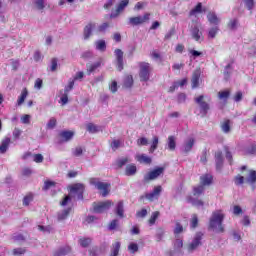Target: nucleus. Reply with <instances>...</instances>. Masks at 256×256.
<instances>
[{
	"mask_svg": "<svg viewBox=\"0 0 256 256\" xmlns=\"http://www.w3.org/2000/svg\"><path fill=\"white\" fill-rule=\"evenodd\" d=\"M210 185H213V175L204 174L200 177V185L194 187L193 205L197 209H203L204 202L200 197L205 193V187H209Z\"/></svg>",
	"mask_w": 256,
	"mask_h": 256,
	"instance_id": "1",
	"label": "nucleus"
},
{
	"mask_svg": "<svg viewBox=\"0 0 256 256\" xmlns=\"http://www.w3.org/2000/svg\"><path fill=\"white\" fill-rule=\"evenodd\" d=\"M223 219H225V213L222 210H216L210 217L209 227L215 233H223L225 228L223 227Z\"/></svg>",
	"mask_w": 256,
	"mask_h": 256,
	"instance_id": "2",
	"label": "nucleus"
},
{
	"mask_svg": "<svg viewBox=\"0 0 256 256\" xmlns=\"http://www.w3.org/2000/svg\"><path fill=\"white\" fill-rule=\"evenodd\" d=\"M139 77L140 81L147 82L151 77V73L153 72V67L148 62H139Z\"/></svg>",
	"mask_w": 256,
	"mask_h": 256,
	"instance_id": "3",
	"label": "nucleus"
},
{
	"mask_svg": "<svg viewBox=\"0 0 256 256\" xmlns=\"http://www.w3.org/2000/svg\"><path fill=\"white\" fill-rule=\"evenodd\" d=\"M89 183L90 185H94L98 191H102V197H107V195H109V187H111V184L101 182L98 178H90Z\"/></svg>",
	"mask_w": 256,
	"mask_h": 256,
	"instance_id": "4",
	"label": "nucleus"
},
{
	"mask_svg": "<svg viewBox=\"0 0 256 256\" xmlns=\"http://www.w3.org/2000/svg\"><path fill=\"white\" fill-rule=\"evenodd\" d=\"M150 19L151 13L147 12L143 16L130 17L128 20V25H132V27L143 25L144 23H149Z\"/></svg>",
	"mask_w": 256,
	"mask_h": 256,
	"instance_id": "5",
	"label": "nucleus"
},
{
	"mask_svg": "<svg viewBox=\"0 0 256 256\" xmlns=\"http://www.w3.org/2000/svg\"><path fill=\"white\" fill-rule=\"evenodd\" d=\"M113 205V201L107 200L104 202H94L93 203V209L94 213H105V211H109L111 209V206Z\"/></svg>",
	"mask_w": 256,
	"mask_h": 256,
	"instance_id": "6",
	"label": "nucleus"
},
{
	"mask_svg": "<svg viewBox=\"0 0 256 256\" xmlns=\"http://www.w3.org/2000/svg\"><path fill=\"white\" fill-rule=\"evenodd\" d=\"M85 191V185L81 184V183H77V184H74L70 187V194L72 197H75L76 195V198L78 200H81L83 199V193Z\"/></svg>",
	"mask_w": 256,
	"mask_h": 256,
	"instance_id": "7",
	"label": "nucleus"
},
{
	"mask_svg": "<svg viewBox=\"0 0 256 256\" xmlns=\"http://www.w3.org/2000/svg\"><path fill=\"white\" fill-rule=\"evenodd\" d=\"M163 173H165V168L164 167H158V168L152 170L151 172H149L148 174H146L144 176V181L146 183H149V181H154V179H157L158 177H161V175H163Z\"/></svg>",
	"mask_w": 256,
	"mask_h": 256,
	"instance_id": "8",
	"label": "nucleus"
},
{
	"mask_svg": "<svg viewBox=\"0 0 256 256\" xmlns=\"http://www.w3.org/2000/svg\"><path fill=\"white\" fill-rule=\"evenodd\" d=\"M127 5H129V0H122L115 11H112V13L110 14V18L111 19H116V17L118 15H120L122 13V11L125 10V7H127Z\"/></svg>",
	"mask_w": 256,
	"mask_h": 256,
	"instance_id": "9",
	"label": "nucleus"
},
{
	"mask_svg": "<svg viewBox=\"0 0 256 256\" xmlns=\"http://www.w3.org/2000/svg\"><path fill=\"white\" fill-rule=\"evenodd\" d=\"M196 103H198L200 107V113L202 114V117H205V115H207V112L209 111V104L203 101V95L196 98Z\"/></svg>",
	"mask_w": 256,
	"mask_h": 256,
	"instance_id": "10",
	"label": "nucleus"
},
{
	"mask_svg": "<svg viewBox=\"0 0 256 256\" xmlns=\"http://www.w3.org/2000/svg\"><path fill=\"white\" fill-rule=\"evenodd\" d=\"M161 191H163L161 186L154 187L153 192L146 194V199H148V201H155V199H159Z\"/></svg>",
	"mask_w": 256,
	"mask_h": 256,
	"instance_id": "11",
	"label": "nucleus"
},
{
	"mask_svg": "<svg viewBox=\"0 0 256 256\" xmlns=\"http://www.w3.org/2000/svg\"><path fill=\"white\" fill-rule=\"evenodd\" d=\"M116 61H117V69L118 71H123V50L116 49L114 51Z\"/></svg>",
	"mask_w": 256,
	"mask_h": 256,
	"instance_id": "12",
	"label": "nucleus"
},
{
	"mask_svg": "<svg viewBox=\"0 0 256 256\" xmlns=\"http://www.w3.org/2000/svg\"><path fill=\"white\" fill-rule=\"evenodd\" d=\"M193 39H195V41H203V32L201 31V24H196L194 26Z\"/></svg>",
	"mask_w": 256,
	"mask_h": 256,
	"instance_id": "13",
	"label": "nucleus"
},
{
	"mask_svg": "<svg viewBox=\"0 0 256 256\" xmlns=\"http://www.w3.org/2000/svg\"><path fill=\"white\" fill-rule=\"evenodd\" d=\"M115 213L118 215V217H120V219L125 217V206L122 200L117 203Z\"/></svg>",
	"mask_w": 256,
	"mask_h": 256,
	"instance_id": "14",
	"label": "nucleus"
},
{
	"mask_svg": "<svg viewBox=\"0 0 256 256\" xmlns=\"http://www.w3.org/2000/svg\"><path fill=\"white\" fill-rule=\"evenodd\" d=\"M69 253H71V247L62 246L54 252V256H65V255H69Z\"/></svg>",
	"mask_w": 256,
	"mask_h": 256,
	"instance_id": "15",
	"label": "nucleus"
},
{
	"mask_svg": "<svg viewBox=\"0 0 256 256\" xmlns=\"http://www.w3.org/2000/svg\"><path fill=\"white\" fill-rule=\"evenodd\" d=\"M94 27H95L94 23H89L88 25H86L84 27L83 35H84L85 40H87V39H89V37H91Z\"/></svg>",
	"mask_w": 256,
	"mask_h": 256,
	"instance_id": "16",
	"label": "nucleus"
},
{
	"mask_svg": "<svg viewBox=\"0 0 256 256\" xmlns=\"http://www.w3.org/2000/svg\"><path fill=\"white\" fill-rule=\"evenodd\" d=\"M59 135L62 139H64V141L67 142V141H71L73 139L75 132L69 131V130H64V131L60 132Z\"/></svg>",
	"mask_w": 256,
	"mask_h": 256,
	"instance_id": "17",
	"label": "nucleus"
},
{
	"mask_svg": "<svg viewBox=\"0 0 256 256\" xmlns=\"http://www.w3.org/2000/svg\"><path fill=\"white\" fill-rule=\"evenodd\" d=\"M11 144V138L6 137L2 140V144L0 146V153H7V150L9 149V145Z\"/></svg>",
	"mask_w": 256,
	"mask_h": 256,
	"instance_id": "18",
	"label": "nucleus"
},
{
	"mask_svg": "<svg viewBox=\"0 0 256 256\" xmlns=\"http://www.w3.org/2000/svg\"><path fill=\"white\" fill-rule=\"evenodd\" d=\"M223 133H231V120H224L220 124Z\"/></svg>",
	"mask_w": 256,
	"mask_h": 256,
	"instance_id": "19",
	"label": "nucleus"
},
{
	"mask_svg": "<svg viewBox=\"0 0 256 256\" xmlns=\"http://www.w3.org/2000/svg\"><path fill=\"white\" fill-rule=\"evenodd\" d=\"M201 79V70L196 69L193 75V88L199 87V80Z\"/></svg>",
	"mask_w": 256,
	"mask_h": 256,
	"instance_id": "20",
	"label": "nucleus"
},
{
	"mask_svg": "<svg viewBox=\"0 0 256 256\" xmlns=\"http://www.w3.org/2000/svg\"><path fill=\"white\" fill-rule=\"evenodd\" d=\"M137 161H139V163H145V165H151V163H152L151 157H149L145 154L138 155Z\"/></svg>",
	"mask_w": 256,
	"mask_h": 256,
	"instance_id": "21",
	"label": "nucleus"
},
{
	"mask_svg": "<svg viewBox=\"0 0 256 256\" xmlns=\"http://www.w3.org/2000/svg\"><path fill=\"white\" fill-rule=\"evenodd\" d=\"M135 173H137V166H135L134 164H131L126 167L125 175H127V177H131L135 175Z\"/></svg>",
	"mask_w": 256,
	"mask_h": 256,
	"instance_id": "22",
	"label": "nucleus"
},
{
	"mask_svg": "<svg viewBox=\"0 0 256 256\" xmlns=\"http://www.w3.org/2000/svg\"><path fill=\"white\" fill-rule=\"evenodd\" d=\"M202 239H203V233L198 232L195 234V237L193 240V249H196V247H199V245H201Z\"/></svg>",
	"mask_w": 256,
	"mask_h": 256,
	"instance_id": "23",
	"label": "nucleus"
},
{
	"mask_svg": "<svg viewBox=\"0 0 256 256\" xmlns=\"http://www.w3.org/2000/svg\"><path fill=\"white\" fill-rule=\"evenodd\" d=\"M95 46L98 51L105 52L107 50V43L105 42V40L96 41Z\"/></svg>",
	"mask_w": 256,
	"mask_h": 256,
	"instance_id": "24",
	"label": "nucleus"
},
{
	"mask_svg": "<svg viewBox=\"0 0 256 256\" xmlns=\"http://www.w3.org/2000/svg\"><path fill=\"white\" fill-rule=\"evenodd\" d=\"M71 213V208H67L65 210H62L58 213V221H64L67 217H69V214Z\"/></svg>",
	"mask_w": 256,
	"mask_h": 256,
	"instance_id": "25",
	"label": "nucleus"
},
{
	"mask_svg": "<svg viewBox=\"0 0 256 256\" xmlns=\"http://www.w3.org/2000/svg\"><path fill=\"white\" fill-rule=\"evenodd\" d=\"M99 67H101V61H98L94 64L88 65L87 66L88 75H91V73L95 72L97 69H99Z\"/></svg>",
	"mask_w": 256,
	"mask_h": 256,
	"instance_id": "26",
	"label": "nucleus"
},
{
	"mask_svg": "<svg viewBox=\"0 0 256 256\" xmlns=\"http://www.w3.org/2000/svg\"><path fill=\"white\" fill-rule=\"evenodd\" d=\"M208 21L210 23H212V25H219V19L217 18V14H215L214 12H210L208 15Z\"/></svg>",
	"mask_w": 256,
	"mask_h": 256,
	"instance_id": "27",
	"label": "nucleus"
},
{
	"mask_svg": "<svg viewBox=\"0 0 256 256\" xmlns=\"http://www.w3.org/2000/svg\"><path fill=\"white\" fill-rule=\"evenodd\" d=\"M215 159H216V169H221V166L223 165V154L221 152H216Z\"/></svg>",
	"mask_w": 256,
	"mask_h": 256,
	"instance_id": "28",
	"label": "nucleus"
},
{
	"mask_svg": "<svg viewBox=\"0 0 256 256\" xmlns=\"http://www.w3.org/2000/svg\"><path fill=\"white\" fill-rule=\"evenodd\" d=\"M120 249H121V242H115L112 245L111 255L110 256H117V255H119V250Z\"/></svg>",
	"mask_w": 256,
	"mask_h": 256,
	"instance_id": "29",
	"label": "nucleus"
},
{
	"mask_svg": "<svg viewBox=\"0 0 256 256\" xmlns=\"http://www.w3.org/2000/svg\"><path fill=\"white\" fill-rule=\"evenodd\" d=\"M124 87L126 89H131L133 87V76L127 75L124 79Z\"/></svg>",
	"mask_w": 256,
	"mask_h": 256,
	"instance_id": "30",
	"label": "nucleus"
},
{
	"mask_svg": "<svg viewBox=\"0 0 256 256\" xmlns=\"http://www.w3.org/2000/svg\"><path fill=\"white\" fill-rule=\"evenodd\" d=\"M159 145V137L154 136L152 139V145L150 146L149 153H154Z\"/></svg>",
	"mask_w": 256,
	"mask_h": 256,
	"instance_id": "31",
	"label": "nucleus"
},
{
	"mask_svg": "<svg viewBox=\"0 0 256 256\" xmlns=\"http://www.w3.org/2000/svg\"><path fill=\"white\" fill-rule=\"evenodd\" d=\"M175 147H177V143L175 142V136L168 137V149L170 151H175Z\"/></svg>",
	"mask_w": 256,
	"mask_h": 256,
	"instance_id": "32",
	"label": "nucleus"
},
{
	"mask_svg": "<svg viewBox=\"0 0 256 256\" xmlns=\"http://www.w3.org/2000/svg\"><path fill=\"white\" fill-rule=\"evenodd\" d=\"M27 95H29V92L27 91V88H24L22 90L20 97L18 98V105H23V103H25V99H27Z\"/></svg>",
	"mask_w": 256,
	"mask_h": 256,
	"instance_id": "33",
	"label": "nucleus"
},
{
	"mask_svg": "<svg viewBox=\"0 0 256 256\" xmlns=\"http://www.w3.org/2000/svg\"><path fill=\"white\" fill-rule=\"evenodd\" d=\"M247 183H255L256 181V171L249 170L248 176L246 177Z\"/></svg>",
	"mask_w": 256,
	"mask_h": 256,
	"instance_id": "34",
	"label": "nucleus"
},
{
	"mask_svg": "<svg viewBox=\"0 0 256 256\" xmlns=\"http://www.w3.org/2000/svg\"><path fill=\"white\" fill-rule=\"evenodd\" d=\"M55 185H57V182L47 180L44 182V186L42 189H43V191H49V189H53V187H55Z\"/></svg>",
	"mask_w": 256,
	"mask_h": 256,
	"instance_id": "35",
	"label": "nucleus"
},
{
	"mask_svg": "<svg viewBox=\"0 0 256 256\" xmlns=\"http://www.w3.org/2000/svg\"><path fill=\"white\" fill-rule=\"evenodd\" d=\"M86 129L89 133H99V126H97L93 123H88L86 125Z\"/></svg>",
	"mask_w": 256,
	"mask_h": 256,
	"instance_id": "36",
	"label": "nucleus"
},
{
	"mask_svg": "<svg viewBox=\"0 0 256 256\" xmlns=\"http://www.w3.org/2000/svg\"><path fill=\"white\" fill-rule=\"evenodd\" d=\"M193 149V138H189L184 144V153H189Z\"/></svg>",
	"mask_w": 256,
	"mask_h": 256,
	"instance_id": "37",
	"label": "nucleus"
},
{
	"mask_svg": "<svg viewBox=\"0 0 256 256\" xmlns=\"http://www.w3.org/2000/svg\"><path fill=\"white\" fill-rule=\"evenodd\" d=\"M91 238H80L79 239V245H81L82 247H89L91 245Z\"/></svg>",
	"mask_w": 256,
	"mask_h": 256,
	"instance_id": "38",
	"label": "nucleus"
},
{
	"mask_svg": "<svg viewBox=\"0 0 256 256\" xmlns=\"http://www.w3.org/2000/svg\"><path fill=\"white\" fill-rule=\"evenodd\" d=\"M129 163V158L125 157V158H120L116 161V165L119 169H121V167L127 165Z\"/></svg>",
	"mask_w": 256,
	"mask_h": 256,
	"instance_id": "39",
	"label": "nucleus"
},
{
	"mask_svg": "<svg viewBox=\"0 0 256 256\" xmlns=\"http://www.w3.org/2000/svg\"><path fill=\"white\" fill-rule=\"evenodd\" d=\"M121 145H123V141L113 140L112 143L110 144V147L113 151H116L117 149H119V147H121Z\"/></svg>",
	"mask_w": 256,
	"mask_h": 256,
	"instance_id": "40",
	"label": "nucleus"
},
{
	"mask_svg": "<svg viewBox=\"0 0 256 256\" xmlns=\"http://www.w3.org/2000/svg\"><path fill=\"white\" fill-rule=\"evenodd\" d=\"M183 247V240L179 237H176V240L174 241V249L175 251H180Z\"/></svg>",
	"mask_w": 256,
	"mask_h": 256,
	"instance_id": "41",
	"label": "nucleus"
},
{
	"mask_svg": "<svg viewBox=\"0 0 256 256\" xmlns=\"http://www.w3.org/2000/svg\"><path fill=\"white\" fill-rule=\"evenodd\" d=\"M128 251H130V253H137V251H139V245L135 242H132L128 245Z\"/></svg>",
	"mask_w": 256,
	"mask_h": 256,
	"instance_id": "42",
	"label": "nucleus"
},
{
	"mask_svg": "<svg viewBox=\"0 0 256 256\" xmlns=\"http://www.w3.org/2000/svg\"><path fill=\"white\" fill-rule=\"evenodd\" d=\"M180 233H183V225H181V223L177 222L176 226L174 228L175 237H179Z\"/></svg>",
	"mask_w": 256,
	"mask_h": 256,
	"instance_id": "43",
	"label": "nucleus"
},
{
	"mask_svg": "<svg viewBox=\"0 0 256 256\" xmlns=\"http://www.w3.org/2000/svg\"><path fill=\"white\" fill-rule=\"evenodd\" d=\"M205 11L207 10L203 8V5L198 3L197 6L193 9V15H197V13H205Z\"/></svg>",
	"mask_w": 256,
	"mask_h": 256,
	"instance_id": "44",
	"label": "nucleus"
},
{
	"mask_svg": "<svg viewBox=\"0 0 256 256\" xmlns=\"http://www.w3.org/2000/svg\"><path fill=\"white\" fill-rule=\"evenodd\" d=\"M159 219V211L153 212L150 219H149V224L150 225H155V222Z\"/></svg>",
	"mask_w": 256,
	"mask_h": 256,
	"instance_id": "45",
	"label": "nucleus"
},
{
	"mask_svg": "<svg viewBox=\"0 0 256 256\" xmlns=\"http://www.w3.org/2000/svg\"><path fill=\"white\" fill-rule=\"evenodd\" d=\"M34 5H36L39 11H43L45 9V0H34Z\"/></svg>",
	"mask_w": 256,
	"mask_h": 256,
	"instance_id": "46",
	"label": "nucleus"
},
{
	"mask_svg": "<svg viewBox=\"0 0 256 256\" xmlns=\"http://www.w3.org/2000/svg\"><path fill=\"white\" fill-rule=\"evenodd\" d=\"M56 125H57V119H55V117H52L47 123V129H55Z\"/></svg>",
	"mask_w": 256,
	"mask_h": 256,
	"instance_id": "47",
	"label": "nucleus"
},
{
	"mask_svg": "<svg viewBox=\"0 0 256 256\" xmlns=\"http://www.w3.org/2000/svg\"><path fill=\"white\" fill-rule=\"evenodd\" d=\"M13 241H18V242H21V241H25V236L21 233H15L12 237Z\"/></svg>",
	"mask_w": 256,
	"mask_h": 256,
	"instance_id": "48",
	"label": "nucleus"
},
{
	"mask_svg": "<svg viewBox=\"0 0 256 256\" xmlns=\"http://www.w3.org/2000/svg\"><path fill=\"white\" fill-rule=\"evenodd\" d=\"M219 29L217 28V27H214V28H211L210 30H209V32H208V37L210 38V39H215V35H217V31H218Z\"/></svg>",
	"mask_w": 256,
	"mask_h": 256,
	"instance_id": "49",
	"label": "nucleus"
},
{
	"mask_svg": "<svg viewBox=\"0 0 256 256\" xmlns=\"http://www.w3.org/2000/svg\"><path fill=\"white\" fill-rule=\"evenodd\" d=\"M83 155V148L82 147H76L73 151V156L74 157H81Z\"/></svg>",
	"mask_w": 256,
	"mask_h": 256,
	"instance_id": "50",
	"label": "nucleus"
},
{
	"mask_svg": "<svg viewBox=\"0 0 256 256\" xmlns=\"http://www.w3.org/2000/svg\"><path fill=\"white\" fill-rule=\"evenodd\" d=\"M39 231H43L44 233H51L53 231V228L51 226H38Z\"/></svg>",
	"mask_w": 256,
	"mask_h": 256,
	"instance_id": "51",
	"label": "nucleus"
},
{
	"mask_svg": "<svg viewBox=\"0 0 256 256\" xmlns=\"http://www.w3.org/2000/svg\"><path fill=\"white\" fill-rule=\"evenodd\" d=\"M25 253H27L25 248H16L13 250L14 255H25Z\"/></svg>",
	"mask_w": 256,
	"mask_h": 256,
	"instance_id": "52",
	"label": "nucleus"
},
{
	"mask_svg": "<svg viewBox=\"0 0 256 256\" xmlns=\"http://www.w3.org/2000/svg\"><path fill=\"white\" fill-rule=\"evenodd\" d=\"M230 95V92L228 90L221 91L218 93L219 99H227Z\"/></svg>",
	"mask_w": 256,
	"mask_h": 256,
	"instance_id": "53",
	"label": "nucleus"
},
{
	"mask_svg": "<svg viewBox=\"0 0 256 256\" xmlns=\"http://www.w3.org/2000/svg\"><path fill=\"white\" fill-rule=\"evenodd\" d=\"M57 61H58L57 58H52L50 71H52V72L57 71Z\"/></svg>",
	"mask_w": 256,
	"mask_h": 256,
	"instance_id": "54",
	"label": "nucleus"
},
{
	"mask_svg": "<svg viewBox=\"0 0 256 256\" xmlns=\"http://www.w3.org/2000/svg\"><path fill=\"white\" fill-rule=\"evenodd\" d=\"M44 157L41 154H35L33 155V161L35 163H43Z\"/></svg>",
	"mask_w": 256,
	"mask_h": 256,
	"instance_id": "55",
	"label": "nucleus"
},
{
	"mask_svg": "<svg viewBox=\"0 0 256 256\" xmlns=\"http://www.w3.org/2000/svg\"><path fill=\"white\" fill-rule=\"evenodd\" d=\"M136 217H139L143 219L144 217H147V209L143 208L142 210L138 211L136 213Z\"/></svg>",
	"mask_w": 256,
	"mask_h": 256,
	"instance_id": "56",
	"label": "nucleus"
},
{
	"mask_svg": "<svg viewBox=\"0 0 256 256\" xmlns=\"http://www.w3.org/2000/svg\"><path fill=\"white\" fill-rule=\"evenodd\" d=\"M117 225H119V220H117V219L112 220L110 225H109L110 231H113L114 229H117Z\"/></svg>",
	"mask_w": 256,
	"mask_h": 256,
	"instance_id": "57",
	"label": "nucleus"
},
{
	"mask_svg": "<svg viewBox=\"0 0 256 256\" xmlns=\"http://www.w3.org/2000/svg\"><path fill=\"white\" fill-rule=\"evenodd\" d=\"M33 201V195H27L24 197V200H23V205H29V203H31Z\"/></svg>",
	"mask_w": 256,
	"mask_h": 256,
	"instance_id": "58",
	"label": "nucleus"
},
{
	"mask_svg": "<svg viewBox=\"0 0 256 256\" xmlns=\"http://www.w3.org/2000/svg\"><path fill=\"white\" fill-rule=\"evenodd\" d=\"M33 173V170H31V168H24L22 170V175L24 177H31V174Z\"/></svg>",
	"mask_w": 256,
	"mask_h": 256,
	"instance_id": "59",
	"label": "nucleus"
},
{
	"mask_svg": "<svg viewBox=\"0 0 256 256\" xmlns=\"http://www.w3.org/2000/svg\"><path fill=\"white\" fill-rule=\"evenodd\" d=\"M148 144H149V140H147V138H145V137L139 138L137 140V145H139V146L148 145Z\"/></svg>",
	"mask_w": 256,
	"mask_h": 256,
	"instance_id": "60",
	"label": "nucleus"
},
{
	"mask_svg": "<svg viewBox=\"0 0 256 256\" xmlns=\"http://www.w3.org/2000/svg\"><path fill=\"white\" fill-rule=\"evenodd\" d=\"M75 85V80L69 82L68 86L65 87L64 93H69Z\"/></svg>",
	"mask_w": 256,
	"mask_h": 256,
	"instance_id": "61",
	"label": "nucleus"
},
{
	"mask_svg": "<svg viewBox=\"0 0 256 256\" xmlns=\"http://www.w3.org/2000/svg\"><path fill=\"white\" fill-rule=\"evenodd\" d=\"M243 181H245V177L240 176V175L236 176V178H235L236 185H243Z\"/></svg>",
	"mask_w": 256,
	"mask_h": 256,
	"instance_id": "62",
	"label": "nucleus"
},
{
	"mask_svg": "<svg viewBox=\"0 0 256 256\" xmlns=\"http://www.w3.org/2000/svg\"><path fill=\"white\" fill-rule=\"evenodd\" d=\"M244 3L246 5L247 9H249V10L253 9V6L255 5L253 0H244Z\"/></svg>",
	"mask_w": 256,
	"mask_h": 256,
	"instance_id": "63",
	"label": "nucleus"
},
{
	"mask_svg": "<svg viewBox=\"0 0 256 256\" xmlns=\"http://www.w3.org/2000/svg\"><path fill=\"white\" fill-rule=\"evenodd\" d=\"M21 133H22V131L19 128H15L13 130V137L16 139H19V137H21Z\"/></svg>",
	"mask_w": 256,
	"mask_h": 256,
	"instance_id": "64",
	"label": "nucleus"
}]
</instances>
